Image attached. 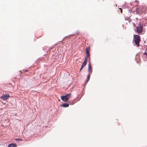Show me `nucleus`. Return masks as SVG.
I'll use <instances>...</instances> for the list:
<instances>
[{
  "label": "nucleus",
  "instance_id": "1",
  "mask_svg": "<svg viewBox=\"0 0 147 147\" xmlns=\"http://www.w3.org/2000/svg\"><path fill=\"white\" fill-rule=\"evenodd\" d=\"M147 11V7L145 5H142L136 9V12L139 14H142L143 13H145Z\"/></svg>",
  "mask_w": 147,
  "mask_h": 147
},
{
  "label": "nucleus",
  "instance_id": "2",
  "mask_svg": "<svg viewBox=\"0 0 147 147\" xmlns=\"http://www.w3.org/2000/svg\"><path fill=\"white\" fill-rule=\"evenodd\" d=\"M134 41L137 47L140 46L139 43L141 41L140 36L138 35H134Z\"/></svg>",
  "mask_w": 147,
  "mask_h": 147
},
{
  "label": "nucleus",
  "instance_id": "3",
  "mask_svg": "<svg viewBox=\"0 0 147 147\" xmlns=\"http://www.w3.org/2000/svg\"><path fill=\"white\" fill-rule=\"evenodd\" d=\"M71 96V94L69 93L66 94L65 96H62L61 97V100L64 102H67Z\"/></svg>",
  "mask_w": 147,
  "mask_h": 147
},
{
  "label": "nucleus",
  "instance_id": "4",
  "mask_svg": "<svg viewBox=\"0 0 147 147\" xmlns=\"http://www.w3.org/2000/svg\"><path fill=\"white\" fill-rule=\"evenodd\" d=\"M90 49V47H87L85 49V51L86 52V57L85 58L88 59L89 60H90V54L89 53V51Z\"/></svg>",
  "mask_w": 147,
  "mask_h": 147
},
{
  "label": "nucleus",
  "instance_id": "5",
  "mask_svg": "<svg viewBox=\"0 0 147 147\" xmlns=\"http://www.w3.org/2000/svg\"><path fill=\"white\" fill-rule=\"evenodd\" d=\"M136 32L140 34L142 32L143 28L142 26H137L136 27Z\"/></svg>",
  "mask_w": 147,
  "mask_h": 147
},
{
  "label": "nucleus",
  "instance_id": "6",
  "mask_svg": "<svg viewBox=\"0 0 147 147\" xmlns=\"http://www.w3.org/2000/svg\"><path fill=\"white\" fill-rule=\"evenodd\" d=\"M9 97V95L8 94H6L2 96L1 97V98L3 100H5L8 98Z\"/></svg>",
  "mask_w": 147,
  "mask_h": 147
},
{
  "label": "nucleus",
  "instance_id": "7",
  "mask_svg": "<svg viewBox=\"0 0 147 147\" xmlns=\"http://www.w3.org/2000/svg\"><path fill=\"white\" fill-rule=\"evenodd\" d=\"M88 71L89 72V74H90L92 72V68L91 65V64L90 61H89V64L88 65Z\"/></svg>",
  "mask_w": 147,
  "mask_h": 147
},
{
  "label": "nucleus",
  "instance_id": "8",
  "mask_svg": "<svg viewBox=\"0 0 147 147\" xmlns=\"http://www.w3.org/2000/svg\"><path fill=\"white\" fill-rule=\"evenodd\" d=\"M17 145L16 144H10L8 145V147H16Z\"/></svg>",
  "mask_w": 147,
  "mask_h": 147
},
{
  "label": "nucleus",
  "instance_id": "9",
  "mask_svg": "<svg viewBox=\"0 0 147 147\" xmlns=\"http://www.w3.org/2000/svg\"><path fill=\"white\" fill-rule=\"evenodd\" d=\"M88 59L85 58V60H84L83 63L82 64V65H83L84 66H85L87 63V60H88Z\"/></svg>",
  "mask_w": 147,
  "mask_h": 147
},
{
  "label": "nucleus",
  "instance_id": "10",
  "mask_svg": "<svg viewBox=\"0 0 147 147\" xmlns=\"http://www.w3.org/2000/svg\"><path fill=\"white\" fill-rule=\"evenodd\" d=\"M69 105L67 103H65L61 105V106L63 107H68Z\"/></svg>",
  "mask_w": 147,
  "mask_h": 147
},
{
  "label": "nucleus",
  "instance_id": "11",
  "mask_svg": "<svg viewBox=\"0 0 147 147\" xmlns=\"http://www.w3.org/2000/svg\"><path fill=\"white\" fill-rule=\"evenodd\" d=\"M90 74H89L88 75L86 79V81L85 83H87L88 82V81L90 79Z\"/></svg>",
  "mask_w": 147,
  "mask_h": 147
},
{
  "label": "nucleus",
  "instance_id": "12",
  "mask_svg": "<svg viewBox=\"0 0 147 147\" xmlns=\"http://www.w3.org/2000/svg\"><path fill=\"white\" fill-rule=\"evenodd\" d=\"M69 102L70 105H73L76 102L75 100H70Z\"/></svg>",
  "mask_w": 147,
  "mask_h": 147
},
{
  "label": "nucleus",
  "instance_id": "13",
  "mask_svg": "<svg viewBox=\"0 0 147 147\" xmlns=\"http://www.w3.org/2000/svg\"><path fill=\"white\" fill-rule=\"evenodd\" d=\"M84 67V66L83 65H82L81 66L80 69V71L82 70V69Z\"/></svg>",
  "mask_w": 147,
  "mask_h": 147
},
{
  "label": "nucleus",
  "instance_id": "14",
  "mask_svg": "<svg viewBox=\"0 0 147 147\" xmlns=\"http://www.w3.org/2000/svg\"><path fill=\"white\" fill-rule=\"evenodd\" d=\"M16 140H18L20 141H22V140L21 139H15Z\"/></svg>",
  "mask_w": 147,
  "mask_h": 147
},
{
  "label": "nucleus",
  "instance_id": "15",
  "mask_svg": "<svg viewBox=\"0 0 147 147\" xmlns=\"http://www.w3.org/2000/svg\"><path fill=\"white\" fill-rule=\"evenodd\" d=\"M144 54L145 55H147V53L146 52H145L144 53Z\"/></svg>",
  "mask_w": 147,
  "mask_h": 147
},
{
  "label": "nucleus",
  "instance_id": "16",
  "mask_svg": "<svg viewBox=\"0 0 147 147\" xmlns=\"http://www.w3.org/2000/svg\"><path fill=\"white\" fill-rule=\"evenodd\" d=\"M135 2H136V3H139V2L138 1V0H136L135 1Z\"/></svg>",
  "mask_w": 147,
  "mask_h": 147
},
{
  "label": "nucleus",
  "instance_id": "17",
  "mask_svg": "<svg viewBox=\"0 0 147 147\" xmlns=\"http://www.w3.org/2000/svg\"><path fill=\"white\" fill-rule=\"evenodd\" d=\"M120 9L121 11V13H122V9Z\"/></svg>",
  "mask_w": 147,
  "mask_h": 147
},
{
  "label": "nucleus",
  "instance_id": "18",
  "mask_svg": "<svg viewBox=\"0 0 147 147\" xmlns=\"http://www.w3.org/2000/svg\"><path fill=\"white\" fill-rule=\"evenodd\" d=\"M99 1H104V0H99Z\"/></svg>",
  "mask_w": 147,
  "mask_h": 147
}]
</instances>
